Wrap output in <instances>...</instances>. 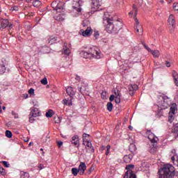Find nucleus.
I'll return each mask as SVG.
<instances>
[{"label": "nucleus", "instance_id": "c756f323", "mask_svg": "<svg viewBox=\"0 0 178 178\" xmlns=\"http://www.w3.org/2000/svg\"><path fill=\"white\" fill-rule=\"evenodd\" d=\"M42 3L40 1V0H35L33 2V5L35 8H40L41 6Z\"/></svg>", "mask_w": 178, "mask_h": 178}, {"label": "nucleus", "instance_id": "4be33fe9", "mask_svg": "<svg viewBox=\"0 0 178 178\" xmlns=\"http://www.w3.org/2000/svg\"><path fill=\"white\" fill-rule=\"evenodd\" d=\"M56 41H58V37L50 36L48 39V44L53 45V44H56Z\"/></svg>", "mask_w": 178, "mask_h": 178}, {"label": "nucleus", "instance_id": "603ef678", "mask_svg": "<svg viewBox=\"0 0 178 178\" xmlns=\"http://www.w3.org/2000/svg\"><path fill=\"white\" fill-rule=\"evenodd\" d=\"M109 99H110V102H112L113 101H115V95H111L110 96Z\"/></svg>", "mask_w": 178, "mask_h": 178}, {"label": "nucleus", "instance_id": "052dcab7", "mask_svg": "<svg viewBox=\"0 0 178 178\" xmlns=\"http://www.w3.org/2000/svg\"><path fill=\"white\" fill-rule=\"evenodd\" d=\"M165 66L167 67H170V62L169 61H165Z\"/></svg>", "mask_w": 178, "mask_h": 178}, {"label": "nucleus", "instance_id": "6e6552de", "mask_svg": "<svg viewBox=\"0 0 178 178\" xmlns=\"http://www.w3.org/2000/svg\"><path fill=\"white\" fill-rule=\"evenodd\" d=\"M81 3L83 0H76L72 1V8L75 12H81Z\"/></svg>", "mask_w": 178, "mask_h": 178}, {"label": "nucleus", "instance_id": "774afa93", "mask_svg": "<svg viewBox=\"0 0 178 178\" xmlns=\"http://www.w3.org/2000/svg\"><path fill=\"white\" fill-rule=\"evenodd\" d=\"M175 156H173L172 158H171V161H172V162H175Z\"/></svg>", "mask_w": 178, "mask_h": 178}, {"label": "nucleus", "instance_id": "09e8293b", "mask_svg": "<svg viewBox=\"0 0 178 178\" xmlns=\"http://www.w3.org/2000/svg\"><path fill=\"white\" fill-rule=\"evenodd\" d=\"M11 113L14 116L15 119H18L19 118V115H17V113H15V111H12Z\"/></svg>", "mask_w": 178, "mask_h": 178}, {"label": "nucleus", "instance_id": "412c9836", "mask_svg": "<svg viewBox=\"0 0 178 178\" xmlns=\"http://www.w3.org/2000/svg\"><path fill=\"white\" fill-rule=\"evenodd\" d=\"M63 53L64 54V55H67V56L70 55V49L67 47V43H64L63 44Z\"/></svg>", "mask_w": 178, "mask_h": 178}, {"label": "nucleus", "instance_id": "0e129e2a", "mask_svg": "<svg viewBox=\"0 0 178 178\" xmlns=\"http://www.w3.org/2000/svg\"><path fill=\"white\" fill-rule=\"evenodd\" d=\"M174 165H175V166H177V168H178V159H177V161H175L174 162Z\"/></svg>", "mask_w": 178, "mask_h": 178}, {"label": "nucleus", "instance_id": "c9c22d12", "mask_svg": "<svg viewBox=\"0 0 178 178\" xmlns=\"http://www.w3.org/2000/svg\"><path fill=\"white\" fill-rule=\"evenodd\" d=\"M62 122V118L56 116L54 117V123H60Z\"/></svg>", "mask_w": 178, "mask_h": 178}, {"label": "nucleus", "instance_id": "e2e57ef3", "mask_svg": "<svg viewBox=\"0 0 178 178\" xmlns=\"http://www.w3.org/2000/svg\"><path fill=\"white\" fill-rule=\"evenodd\" d=\"M62 145H63V142H62V141H58V147H62Z\"/></svg>", "mask_w": 178, "mask_h": 178}, {"label": "nucleus", "instance_id": "f03ea898", "mask_svg": "<svg viewBox=\"0 0 178 178\" xmlns=\"http://www.w3.org/2000/svg\"><path fill=\"white\" fill-rule=\"evenodd\" d=\"M79 55L85 59H101L104 58V54L101 50L95 47L90 48L88 51H81Z\"/></svg>", "mask_w": 178, "mask_h": 178}, {"label": "nucleus", "instance_id": "e433bc0d", "mask_svg": "<svg viewBox=\"0 0 178 178\" xmlns=\"http://www.w3.org/2000/svg\"><path fill=\"white\" fill-rule=\"evenodd\" d=\"M114 97H118V95H122L120 90H119V89L118 88L114 89Z\"/></svg>", "mask_w": 178, "mask_h": 178}, {"label": "nucleus", "instance_id": "4c0bfd02", "mask_svg": "<svg viewBox=\"0 0 178 178\" xmlns=\"http://www.w3.org/2000/svg\"><path fill=\"white\" fill-rule=\"evenodd\" d=\"M12 131L7 130L6 131V136H7L8 138H12Z\"/></svg>", "mask_w": 178, "mask_h": 178}, {"label": "nucleus", "instance_id": "f3484780", "mask_svg": "<svg viewBox=\"0 0 178 178\" xmlns=\"http://www.w3.org/2000/svg\"><path fill=\"white\" fill-rule=\"evenodd\" d=\"M39 49L42 54H49V47L46 46L45 44H42V46H40L39 47Z\"/></svg>", "mask_w": 178, "mask_h": 178}, {"label": "nucleus", "instance_id": "58836bf2", "mask_svg": "<svg viewBox=\"0 0 178 178\" xmlns=\"http://www.w3.org/2000/svg\"><path fill=\"white\" fill-rule=\"evenodd\" d=\"M134 7L135 8H137V6H136L135 4L133 5V10L129 13V16H130L131 17H133V15H134Z\"/></svg>", "mask_w": 178, "mask_h": 178}, {"label": "nucleus", "instance_id": "13d9d810", "mask_svg": "<svg viewBox=\"0 0 178 178\" xmlns=\"http://www.w3.org/2000/svg\"><path fill=\"white\" fill-rule=\"evenodd\" d=\"M138 1V3L140 5V6H141L143 5V3H144V0H137Z\"/></svg>", "mask_w": 178, "mask_h": 178}, {"label": "nucleus", "instance_id": "c03bdc74", "mask_svg": "<svg viewBox=\"0 0 178 178\" xmlns=\"http://www.w3.org/2000/svg\"><path fill=\"white\" fill-rule=\"evenodd\" d=\"M88 20L85 19L83 21L82 25L83 27H87V26H88Z\"/></svg>", "mask_w": 178, "mask_h": 178}, {"label": "nucleus", "instance_id": "f257e3e1", "mask_svg": "<svg viewBox=\"0 0 178 178\" xmlns=\"http://www.w3.org/2000/svg\"><path fill=\"white\" fill-rule=\"evenodd\" d=\"M103 24L110 34H118L123 28V23L119 19L112 17L109 13H105L103 17Z\"/></svg>", "mask_w": 178, "mask_h": 178}, {"label": "nucleus", "instance_id": "1a4fd4ad", "mask_svg": "<svg viewBox=\"0 0 178 178\" xmlns=\"http://www.w3.org/2000/svg\"><path fill=\"white\" fill-rule=\"evenodd\" d=\"M147 134L148 135V138L152 144H158V137H156L151 131H147Z\"/></svg>", "mask_w": 178, "mask_h": 178}, {"label": "nucleus", "instance_id": "79ce46f5", "mask_svg": "<svg viewBox=\"0 0 178 178\" xmlns=\"http://www.w3.org/2000/svg\"><path fill=\"white\" fill-rule=\"evenodd\" d=\"M106 155H109V152H111V145H108L106 147Z\"/></svg>", "mask_w": 178, "mask_h": 178}, {"label": "nucleus", "instance_id": "a18cd8bd", "mask_svg": "<svg viewBox=\"0 0 178 178\" xmlns=\"http://www.w3.org/2000/svg\"><path fill=\"white\" fill-rule=\"evenodd\" d=\"M0 173H1L3 176H5V175H6V172H5V169L2 167H0Z\"/></svg>", "mask_w": 178, "mask_h": 178}, {"label": "nucleus", "instance_id": "7ed1b4c3", "mask_svg": "<svg viewBox=\"0 0 178 178\" xmlns=\"http://www.w3.org/2000/svg\"><path fill=\"white\" fill-rule=\"evenodd\" d=\"M51 8L54 12H56L54 19L58 22H63V20H65L63 17L65 16V8L62 3L59 2V1H54L51 3Z\"/></svg>", "mask_w": 178, "mask_h": 178}, {"label": "nucleus", "instance_id": "9b49d317", "mask_svg": "<svg viewBox=\"0 0 178 178\" xmlns=\"http://www.w3.org/2000/svg\"><path fill=\"white\" fill-rule=\"evenodd\" d=\"M88 86V84H87V83H86V81H82L81 82V84L78 85L79 92H80V94H84V91H86Z\"/></svg>", "mask_w": 178, "mask_h": 178}, {"label": "nucleus", "instance_id": "bf43d9fd", "mask_svg": "<svg viewBox=\"0 0 178 178\" xmlns=\"http://www.w3.org/2000/svg\"><path fill=\"white\" fill-rule=\"evenodd\" d=\"M75 79L76 80V81H80V80H81V77L79 76V75H76V76L75 77Z\"/></svg>", "mask_w": 178, "mask_h": 178}, {"label": "nucleus", "instance_id": "2f4dec72", "mask_svg": "<svg viewBox=\"0 0 178 178\" xmlns=\"http://www.w3.org/2000/svg\"><path fill=\"white\" fill-rule=\"evenodd\" d=\"M52 116H54V111H52V110H49V111L46 113V118H52Z\"/></svg>", "mask_w": 178, "mask_h": 178}, {"label": "nucleus", "instance_id": "a19ab883", "mask_svg": "<svg viewBox=\"0 0 178 178\" xmlns=\"http://www.w3.org/2000/svg\"><path fill=\"white\" fill-rule=\"evenodd\" d=\"M1 163H3L5 168H9V166H10V164H9L8 161H1Z\"/></svg>", "mask_w": 178, "mask_h": 178}, {"label": "nucleus", "instance_id": "c85d7f7f", "mask_svg": "<svg viewBox=\"0 0 178 178\" xmlns=\"http://www.w3.org/2000/svg\"><path fill=\"white\" fill-rule=\"evenodd\" d=\"M72 173L73 176H77V175H79V173H80V171H79V168H72Z\"/></svg>", "mask_w": 178, "mask_h": 178}, {"label": "nucleus", "instance_id": "3c124183", "mask_svg": "<svg viewBox=\"0 0 178 178\" xmlns=\"http://www.w3.org/2000/svg\"><path fill=\"white\" fill-rule=\"evenodd\" d=\"M10 10H12V12H13V10H19V7H17L16 6L11 7Z\"/></svg>", "mask_w": 178, "mask_h": 178}, {"label": "nucleus", "instance_id": "5fc2aeb1", "mask_svg": "<svg viewBox=\"0 0 178 178\" xmlns=\"http://www.w3.org/2000/svg\"><path fill=\"white\" fill-rule=\"evenodd\" d=\"M168 122H170V123L173 122V117L170 116V114H169Z\"/></svg>", "mask_w": 178, "mask_h": 178}, {"label": "nucleus", "instance_id": "4d7b16f0", "mask_svg": "<svg viewBox=\"0 0 178 178\" xmlns=\"http://www.w3.org/2000/svg\"><path fill=\"white\" fill-rule=\"evenodd\" d=\"M94 37H95L96 40L97 38H98V37H99V33L98 32H95L94 33Z\"/></svg>", "mask_w": 178, "mask_h": 178}, {"label": "nucleus", "instance_id": "aec40b11", "mask_svg": "<svg viewBox=\"0 0 178 178\" xmlns=\"http://www.w3.org/2000/svg\"><path fill=\"white\" fill-rule=\"evenodd\" d=\"M133 159V154H126L124 156L123 160L125 163H130Z\"/></svg>", "mask_w": 178, "mask_h": 178}, {"label": "nucleus", "instance_id": "a878e982", "mask_svg": "<svg viewBox=\"0 0 178 178\" xmlns=\"http://www.w3.org/2000/svg\"><path fill=\"white\" fill-rule=\"evenodd\" d=\"M0 22L1 24V29H6V27L9 26V20L8 19H2Z\"/></svg>", "mask_w": 178, "mask_h": 178}, {"label": "nucleus", "instance_id": "4468645a", "mask_svg": "<svg viewBox=\"0 0 178 178\" xmlns=\"http://www.w3.org/2000/svg\"><path fill=\"white\" fill-rule=\"evenodd\" d=\"M128 90H129V95H134V92H136V91L138 90V86L131 84L129 86Z\"/></svg>", "mask_w": 178, "mask_h": 178}, {"label": "nucleus", "instance_id": "ea45409f", "mask_svg": "<svg viewBox=\"0 0 178 178\" xmlns=\"http://www.w3.org/2000/svg\"><path fill=\"white\" fill-rule=\"evenodd\" d=\"M40 83L42 84H43V86H47V84H48V80L47 79V78H43L41 81Z\"/></svg>", "mask_w": 178, "mask_h": 178}, {"label": "nucleus", "instance_id": "72a5a7b5", "mask_svg": "<svg viewBox=\"0 0 178 178\" xmlns=\"http://www.w3.org/2000/svg\"><path fill=\"white\" fill-rule=\"evenodd\" d=\"M121 98H122V95L115 96V104H120Z\"/></svg>", "mask_w": 178, "mask_h": 178}, {"label": "nucleus", "instance_id": "338daca9", "mask_svg": "<svg viewBox=\"0 0 178 178\" xmlns=\"http://www.w3.org/2000/svg\"><path fill=\"white\" fill-rule=\"evenodd\" d=\"M83 138H87V134L84 133V134H83Z\"/></svg>", "mask_w": 178, "mask_h": 178}, {"label": "nucleus", "instance_id": "680f3d73", "mask_svg": "<svg viewBox=\"0 0 178 178\" xmlns=\"http://www.w3.org/2000/svg\"><path fill=\"white\" fill-rule=\"evenodd\" d=\"M175 111H176V108L175 107H170V112H172V113H175Z\"/></svg>", "mask_w": 178, "mask_h": 178}, {"label": "nucleus", "instance_id": "20e7f679", "mask_svg": "<svg viewBox=\"0 0 178 178\" xmlns=\"http://www.w3.org/2000/svg\"><path fill=\"white\" fill-rule=\"evenodd\" d=\"M176 169L172 164H165L161 169L159 178H175Z\"/></svg>", "mask_w": 178, "mask_h": 178}, {"label": "nucleus", "instance_id": "864d4df0", "mask_svg": "<svg viewBox=\"0 0 178 178\" xmlns=\"http://www.w3.org/2000/svg\"><path fill=\"white\" fill-rule=\"evenodd\" d=\"M105 97H106V92H102V98H103V99H105Z\"/></svg>", "mask_w": 178, "mask_h": 178}, {"label": "nucleus", "instance_id": "393cba45", "mask_svg": "<svg viewBox=\"0 0 178 178\" xmlns=\"http://www.w3.org/2000/svg\"><path fill=\"white\" fill-rule=\"evenodd\" d=\"M172 133L174 134L175 137H178V123L173 126Z\"/></svg>", "mask_w": 178, "mask_h": 178}, {"label": "nucleus", "instance_id": "423d86ee", "mask_svg": "<svg viewBox=\"0 0 178 178\" xmlns=\"http://www.w3.org/2000/svg\"><path fill=\"white\" fill-rule=\"evenodd\" d=\"M127 172L124 176V178H137V176L130 169H134V165H127L126 166Z\"/></svg>", "mask_w": 178, "mask_h": 178}, {"label": "nucleus", "instance_id": "dca6fc26", "mask_svg": "<svg viewBox=\"0 0 178 178\" xmlns=\"http://www.w3.org/2000/svg\"><path fill=\"white\" fill-rule=\"evenodd\" d=\"M71 144H73L76 147H80V138H79V136L75 135L72 137Z\"/></svg>", "mask_w": 178, "mask_h": 178}, {"label": "nucleus", "instance_id": "f704fd0d", "mask_svg": "<svg viewBox=\"0 0 178 178\" xmlns=\"http://www.w3.org/2000/svg\"><path fill=\"white\" fill-rule=\"evenodd\" d=\"M112 109H113V104H112L111 102H108L107 104V110L108 112H112Z\"/></svg>", "mask_w": 178, "mask_h": 178}, {"label": "nucleus", "instance_id": "5701e85b", "mask_svg": "<svg viewBox=\"0 0 178 178\" xmlns=\"http://www.w3.org/2000/svg\"><path fill=\"white\" fill-rule=\"evenodd\" d=\"M84 145H86V147H88V148H90V152H95V149H94V147H92V144L91 143V142L86 140V142L83 143Z\"/></svg>", "mask_w": 178, "mask_h": 178}, {"label": "nucleus", "instance_id": "2eb2a0df", "mask_svg": "<svg viewBox=\"0 0 178 178\" xmlns=\"http://www.w3.org/2000/svg\"><path fill=\"white\" fill-rule=\"evenodd\" d=\"M1 62L3 63L0 65V74H3V73H5V72H9V69L6 70V67H5V65L7 63L6 60L5 59H3L1 60Z\"/></svg>", "mask_w": 178, "mask_h": 178}, {"label": "nucleus", "instance_id": "b1692460", "mask_svg": "<svg viewBox=\"0 0 178 178\" xmlns=\"http://www.w3.org/2000/svg\"><path fill=\"white\" fill-rule=\"evenodd\" d=\"M172 77L175 86L178 87V74L176 71H172Z\"/></svg>", "mask_w": 178, "mask_h": 178}, {"label": "nucleus", "instance_id": "ddd939ff", "mask_svg": "<svg viewBox=\"0 0 178 178\" xmlns=\"http://www.w3.org/2000/svg\"><path fill=\"white\" fill-rule=\"evenodd\" d=\"M78 169L79 170V175L81 176H83V175H84V172L87 170V165H86V163L81 162L80 165H79Z\"/></svg>", "mask_w": 178, "mask_h": 178}, {"label": "nucleus", "instance_id": "a211bd4d", "mask_svg": "<svg viewBox=\"0 0 178 178\" xmlns=\"http://www.w3.org/2000/svg\"><path fill=\"white\" fill-rule=\"evenodd\" d=\"M41 115V113L37 108H33L32 111H31V113L29 114V116H33L34 118H38V116H40Z\"/></svg>", "mask_w": 178, "mask_h": 178}, {"label": "nucleus", "instance_id": "bb28decb", "mask_svg": "<svg viewBox=\"0 0 178 178\" xmlns=\"http://www.w3.org/2000/svg\"><path fill=\"white\" fill-rule=\"evenodd\" d=\"M158 143H152V147L149 149L150 154H155L156 152V149H158Z\"/></svg>", "mask_w": 178, "mask_h": 178}, {"label": "nucleus", "instance_id": "de8ad7c7", "mask_svg": "<svg viewBox=\"0 0 178 178\" xmlns=\"http://www.w3.org/2000/svg\"><path fill=\"white\" fill-rule=\"evenodd\" d=\"M172 8L175 9V10H178V3H174Z\"/></svg>", "mask_w": 178, "mask_h": 178}, {"label": "nucleus", "instance_id": "39448f33", "mask_svg": "<svg viewBox=\"0 0 178 178\" xmlns=\"http://www.w3.org/2000/svg\"><path fill=\"white\" fill-rule=\"evenodd\" d=\"M134 19L135 21L136 26V31H137V33H140V34H143V26L140 25V22H138V19H137V15L138 13V8H137V7H135V6H134Z\"/></svg>", "mask_w": 178, "mask_h": 178}, {"label": "nucleus", "instance_id": "8fccbe9b", "mask_svg": "<svg viewBox=\"0 0 178 178\" xmlns=\"http://www.w3.org/2000/svg\"><path fill=\"white\" fill-rule=\"evenodd\" d=\"M34 118L35 117H33V116H31V115H29V122H30V123H34Z\"/></svg>", "mask_w": 178, "mask_h": 178}, {"label": "nucleus", "instance_id": "37998d69", "mask_svg": "<svg viewBox=\"0 0 178 178\" xmlns=\"http://www.w3.org/2000/svg\"><path fill=\"white\" fill-rule=\"evenodd\" d=\"M143 45L148 52H152V50L145 43H143Z\"/></svg>", "mask_w": 178, "mask_h": 178}, {"label": "nucleus", "instance_id": "6e6d98bb", "mask_svg": "<svg viewBox=\"0 0 178 178\" xmlns=\"http://www.w3.org/2000/svg\"><path fill=\"white\" fill-rule=\"evenodd\" d=\"M38 168L41 170L44 169L45 166H44L43 164H39Z\"/></svg>", "mask_w": 178, "mask_h": 178}, {"label": "nucleus", "instance_id": "49530a36", "mask_svg": "<svg viewBox=\"0 0 178 178\" xmlns=\"http://www.w3.org/2000/svg\"><path fill=\"white\" fill-rule=\"evenodd\" d=\"M29 94H30V95H34V89L31 88L29 91H28Z\"/></svg>", "mask_w": 178, "mask_h": 178}, {"label": "nucleus", "instance_id": "6ab92c4d", "mask_svg": "<svg viewBox=\"0 0 178 178\" xmlns=\"http://www.w3.org/2000/svg\"><path fill=\"white\" fill-rule=\"evenodd\" d=\"M66 91H67V94L70 95V97H71L76 95V90H74V89H73V87L72 86L67 87V88L66 89Z\"/></svg>", "mask_w": 178, "mask_h": 178}, {"label": "nucleus", "instance_id": "f8f14e48", "mask_svg": "<svg viewBox=\"0 0 178 178\" xmlns=\"http://www.w3.org/2000/svg\"><path fill=\"white\" fill-rule=\"evenodd\" d=\"M102 5V0H92L91 7L92 9H99V6Z\"/></svg>", "mask_w": 178, "mask_h": 178}, {"label": "nucleus", "instance_id": "69168bd1", "mask_svg": "<svg viewBox=\"0 0 178 178\" xmlns=\"http://www.w3.org/2000/svg\"><path fill=\"white\" fill-rule=\"evenodd\" d=\"M92 170H94V168L90 167V168L89 169V173H91V172H92Z\"/></svg>", "mask_w": 178, "mask_h": 178}, {"label": "nucleus", "instance_id": "0eeeda50", "mask_svg": "<svg viewBox=\"0 0 178 178\" xmlns=\"http://www.w3.org/2000/svg\"><path fill=\"white\" fill-rule=\"evenodd\" d=\"M169 26H171L172 29H170V33H173L175 31V29H176V19L175 18V15H170L168 19Z\"/></svg>", "mask_w": 178, "mask_h": 178}, {"label": "nucleus", "instance_id": "9d476101", "mask_svg": "<svg viewBox=\"0 0 178 178\" xmlns=\"http://www.w3.org/2000/svg\"><path fill=\"white\" fill-rule=\"evenodd\" d=\"M79 34H81L83 37H90L92 34V29L88 26L86 30L81 29L79 31Z\"/></svg>", "mask_w": 178, "mask_h": 178}, {"label": "nucleus", "instance_id": "cd10ccee", "mask_svg": "<svg viewBox=\"0 0 178 178\" xmlns=\"http://www.w3.org/2000/svg\"><path fill=\"white\" fill-rule=\"evenodd\" d=\"M136 150L137 147H136V145H134V143H131L129 145V151L131 152V154H134Z\"/></svg>", "mask_w": 178, "mask_h": 178}, {"label": "nucleus", "instance_id": "7c9ffc66", "mask_svg": "<svg viewBox=\"0 0 178 178\" xmlns=\"http://www.w3.org/2000/svg\"><path fill=\"white\" fill-rule=\"evenodd\" d=\"M152 53V54L153 55V56L154 58H159V51L158 50H154V51H150Z\"/></svg>", "mask_w": 178, "mask_h": 178}, {"label": "nucleus", "instance_id": "473e14b6", "mask_svg": "<svg viewBox=\"0 0 178 178\" xmlns=\"http://www.w3.org/2000/svg\"><path fill=\"white\" fill-rule=\"evenodd\" d=\"M30 175L26 172H21V178H29Z\"/></svg>", "mask_w": 178, "mask_h": 178}]
</instances>
